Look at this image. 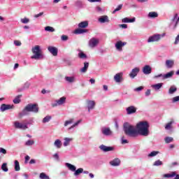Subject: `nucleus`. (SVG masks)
Masks as SVG:
<instances>
[{"label":"nucleus","instance_id":"7","mask_svg":"<svg viewBox=\"0 0 179 179\" xmlns=\"http://www.w3.org/2000/svg\"><path fill=\"white\" fill-rule=\"evenodd\" d=\"M139 68L136 67L134 69H133L131 70V71L130 72V73L129 74V76L131 78L134 79V78H136V76H138V73H139Z\"/></svg>","mask_w":179,"mask_h":179},{"label":"nucleus","instance_id":"52","mask_svg":"<svg viewBox=\"0 0 179 179\" xmlns=\"http://www.w3.org/2000/svg\"><path fill=\"white\" fill-rule=\"evenodd\" d=\"M76 6H77V8H82V1H76Z\"/></svg>","mask_w":179,"mask_h":179},{"label":"nucleus","instance_id":"57","mask_svg":"<svg viewBox=\"0 0 179 179\" xmlns=\"http://www.w3.org/2000/svg\"><path fill=\"white\" fill-rule=\"evenodd\" d=\"M44 15L43 12L39 13L38 14H36L34 15V17H40V16H43Z\"/></svg>","mask_w":179,"mask_h":179},{"label":"nucleus","instance_id":"25","mask_svg":"<svg viewBox=\"0 0 179 179\" xmlns=\"http://www.w3.org/2000/svg\"><path fill=\"white\" fill-rule=\"evenodd\" d=\"M136 18L133 17L131 19H129L128 17H125L122 20L123 23H134L135 22Z\"/></svg>","mask_w":179,"mask_h":179},{"label":"nucleus","instance_id":"50","mask_svg":"<svg viewBox=\"0 0 179 179\" xmlns=\"http://www.w3.org/2000/svg\"><path fill=\"white\" fill-rule=\"evenodd\" d=\"M78 57H79V58H81V59L87 58V56L86 55V54H85L83 52H80L78 54Z\"/></svg>","mask_w":179,"mask_h":179},{"label":"nucleus","instance_id":"32","mask_svg":"<svg viewBox=\"0 0 179 179\" xmlns=\"http://www.w3.org/2000/svg\"><path fill=\"white\" fill-rule=\"evenodd\" d=\"M20 97H22V95H18L14 99H13V103L14 104H19V103H20L21 100H20Z\"/></svg>","mask_w":179,"mask_h":179},{"label":"nucleus","instance_id":"47","mask_svg":"<svg viewBox=\"0 0 179 179\" xmlns=\"http://www.w3.org/2000/svg\"><path fill=\"white\" fill-rule=\"evenodd\" d=\"M171 125H173V121H171L166 124L165 126V129H170V128H171Z\"/></svg>","mask_w":179,"mask_h":179},{"label":"nucleus","instance_id":"9","mask_svg":"<svg viewBox=\"0 0 179 179\" xmlns=\"http://www.w3.org/2000/svg\"><path fill=\"white\" fill-rule=\"evenodd\" d=\"M124 45H127V42L119 41L115 43V47L116 48V50H118V51H122V47H124Z\"/></svg>","mask_w":179,"mask_h":179},{"label":"nucleus","instance_id":"45","mask_svg":"<svg viewBox=\"0 0 179 179\" xmlns=\"http://www.w3.org/2000/svg\"><path fill=\"white\" fill-rule=\"evenodd\" d=\"M122 9V4H120L117 8H116L113 11V13H115V12H118V10H121Z\"/></svg>","mask_w":179,"mask_h":179},{"label":"nucleus","instance_id":"44","mask_svg":"<svg viewBox=\"0 0 179 179\" xmlns=\"http://www.w3.org/2000/svg\"><path fill=\"white\" fill-rule=\"evenodd\" d=\"M21 22L24 24H26L29 23V22H30V20L29 18H27V17H24V18L21 19Z\"/></svg>","mask_w":179,"mask_h":179},{"label":"nucleus","instance_id":"18","mask_svg":"<svg viewBox=\"0 0 179 179\" xmlns=\"http://www.w3.org/2000/svg\"><path fill=\"white\" fill-rule=\"evenodd\" d=\"M99 148L101 150H103V152H111V150H114V148L113 147H107L104 145H101Z\"/></svg>","mask_w":179,"mask_h":179},{"label":"nucleus","instance_id":"43","mask_svg":"<svg viewBox=\"0 0 179 179\" xmlns=\"http://www.w3.org/2000/svg\"><path fill=\"white\" fill-rule=\"evenodd\" d=\"M50 120H51V116L45 117L43 120V124H45V122H49Z\"/></svg>","mask_w":179,"mask_h":179},{"label":"nucleus","instance_id":"20","mask_svg":"<svg viewBox=\"0 0 179 179\" xmlns=\"http://www.w3.org/2000/svg\"><path fill=\"white\" fill-rule=\"evenodd\" d=\"M110 164L114 166H120V164H121V160L118 158H115L113 161L110 162Z\"/></svg>","mask_w":179,"mask_h":179},{"label":"nucleus","instance_id":"42","mask_svg":"<svg viewBox=\"0 0 179 179\" xmlns=\"http://www.w3.org/2000/svg\"><path fill=\"white\" fill-rule=\"evenodd\" d=\"M80 122H82V120H78L76 123H74L71 127H70L69 128V129H72V128H75V127H78V125H79V124H80Z\"/></svg>","mask_w":179,"mask_h":179},{"label":"nucleus","instance_id":"6","mask_svg":"<svg viewBox=\"0 0 179 179\" xmlns=\"http://www.w3.org/2000/svg\"><path fill=\"white\" fill-rule=\"evenodd\" d=\"M48 50L53 57H57L58 55V48L54 46H48Z\"/></svg>","mask_w":179,"mask_h":179},{"label":"nucleus","instance_id":"1","mask_svg":"<svg viewBox=\"0 0 179 179\" xmlns=\"http://www.w3.org/2000/svg\"><path fill=\"white\" fill-rule=\"evenodd\" d=\"M149 122L147 121H141L137 123L136 128L128 122H124L123 129L125 135L130 138H135L136 135L141 136H148L149 135Z\"/></svg>","mask_w":179,"mask_h":179},{"label":"nucleus","instance_id":"23","mask_svg":"<svg viewBox=\"0 0 179 179\" xmlns=\"http://www.w3.org/2000/svg\"><path fill=\"white\" fill-rule=\"evenodd\" d=\"M89 31L88 29H77L74 31L75 34H83V33H87Z\"/></svg>","mask_w":179,"mask_h":179},{"label":"nucleus","instance_id":"14","mask_svg":"<svg viewBox=\"0 0 179 179\" xmlns=\"http://www.w3.org/2000/svg\"><path fill=\"white\" fill-rule=\"evenodd\" d=\"M159 40H160V35H154L149 37L148 43H153L155 41H159Z\"/></svg>","mask_w":179,"mask_h":179},{"label":"nucleus","instance_id":"17","mask_svg":"<svg viewBox=\"0 0 179 179\" xmlns=\"http://www.w3.org/2000/svg\"><path fill=\"white\" fill-rule=\"evenodd\" d=\"M98 20L100 23H108L110 22V20L108 19V16L107 15L101 16L98 19Z\"/></svg>","mask_w":179,"mask_h":179},{"label":"nucleus","instance_id":"33","mask_svg":"<svg viewBox=\"0 0 179 179\" xmlns=\"http://www.w3.org/2000/svg\"><path fill=\"white\" fill-rule=\"evenodd\" d=\"M15 171H20V165L19 164V161H15Z\"/></svg>","mask_w":179,"mask_h":179},{"label":"nucleus","instance_id":"64","mask_svg":"<svg viewBox=\"0 0 179 179\" xmlns=\"http://www.w3.org/2000/svg\"><path fill=\"white\" fill-rule=\"evenodd\" d=\"M145 96H150V90H148L145 92Z\"/></svg>","mask_w":179,"mask_h":179},{"label":"nucleus","instance_id":"3","mask_svg":"<svg viewBox=\"0 0 179 179\" xmlns=\"http://www.w3.org/2000/svg\"><path fill=\"white\" fill-rule=\"evenodd\" d=\"M31 51L34 54V55L31 57V59H41V58H43V51L40 45H35L32 48Z\"/></svg>","mask_w":179,"mask_h":179},{"label":"nucleus","instance_id":"55","mask_svg":"<svg viewBox=\"0 0 179 179\" xmlns=\"http://www.w3.org/2000/svg\"><path fill=\"white\" fill-rule=\"evenodd\" d=\"M176 101H179V96L173 98V103H176Z\"/></svg>","mask_w":179,"mask_h":179},{"label":"nucleus","instance_id":"12","mask_svg":"<svg viewBox=\"0 0 179 179\" xmlns=\"http://www.w3.org/2000/svg\"><path fill=\"white\" fill-rule=\"evenodd\" d=\"M126 111L129 115H131V114H135V113H136V107L134 106H129L126 108Z\"/></svg>","mask_w":179,"mask_h":179},{"label":"nucleus","instance_id":"59","mask_svg":"<svg viewBox=\"0 0 179 179\" xmlns=\"http://www.w3.org/2000/svg\"><path fill=\"white\" fill-rule=\"evenodd\" d=\"M53 157L55 159H56V160H59V156L58 155V153H55L54 155H53Z\"/></svg>","mask_w":179,"mask_h":179},{"label":"nucleus","instance_id":"40","mask_svg":"<svg viewBox=\"0 0 179 179\" xmlns=\"http://www.w3.org/2000/svg\"><path fill=\"white\" fill-rule=\"evenodd\" d=\"M164 141L166 143H171V142H173V141H174V138H173L172 137H166Z\"/></svg>","mask_w":179,"mask_h":179},{"label":"nucleus","instance_id":"13","mask_svg":"<svg viewBox=\"0 0 179 179\" xmlns=\"http://www.w3.org/2000/svg\"><path fill=\"white\" fill-rule=\"evenodd\" d=\"M14 106L13 105H9V104H5L3 103L1 106V111H6V110H12V108H14Z\"/></svg>","mask_w":179,"mask_h":179},{"label":"nucleus","instance_id":"16","mask_svg":"<svg viewBox=\"0 0 179 179\" xmlns=\"http://www.w3.org/2000/svg\"><path fill=\"white\" fill-rule=\"evenodd\" d=\"M101 132L103 135H106V136H110V135H113V131H111V129L110 128H103L101 129Z\"/></svg>","mask_w":179,"mask_h":179},{"label":"nucleus","instance_id":"27","mask_svg":"<svg viewBox=\"0 0 179 179\" xmlns=\"http://www.w3.org/2000/svg\"><path fill=\"white\" fill-rule=\"evenodd\" d=\"M174 65V61L173 60H166V66L167 68H173Z\"/></svg>","mask_w":179,"mask_h":179},{"label":"nucleus","instance_id":"37","mask_svg":"<svg viewBox=\"0 0 179 179\" xmlns=\"http://www.w3.org/2000/svg\"><path fill=\"white\" fill-rule=\"evenodd\" d=\"M39 178L41 179H50V176H47L45 173H41Z\"/></svg>","mask_w":179,"mask_h":179},{"label":"nucleus","instance_id":"51","mask_svg":"<svg viewBox=\"0 0 179 179\" xmlns=\"http://www.w3.org/2000/svg\"><path fill=\"white\" fill-rule=\"evenodd\" d=\"M69 38L68 37V36L66 35H62L61 36V40L62 41H67V40L69 39Z\"/></svg>","mask_w":179,"mask_h":179},{"label":"nucleus","instance_id":"35","mask_svg":"<svg viewBox=\"0 0 179 179\" xmlns=\"http://www.w3.org/2000/svg\"><path fill=\"white\" fill-rule=\"evenodd\" d=\"M55 145L57 148V149H60V148L62 146V143L59 139H57L55 141Z\"/></svg>","mask_w":179,"mask_h":179},{"label":"nucleus","instance_id":"28","mask_svg":"<svg viewBox=\"0 0 179 179\" xmlns=\"http://www.w3.org/2000/svg\"><path fill=\"white\" fill-rule=\"evenodd\" d=\"M152 87H153L155 90H159V89H162V87H163V83H158V84L153 85H152Z\"/></svg>","mask_w":179,"mask_h":179},{"label":"nucleus","instance_id":"61","mask_svg":"<svg viewBox=\"0 0 179 179\" xmlns=\"http://www.w3.org/2000/svg\"><path fill=\"white\" fill-rule=\"evenodd\" d=\"M120 27H122V29H127L128 25H127L126 24H120Z\"/></svg>","mask_w":179,"mask_h":179},{"label":"nucleus","instance_id":"39","mask_svg":"<svg viewBox=\"0 0 179 179\" xmlns=\"http://www.w3.org/2000/svg\"><path fill=\"white\" fill-rule=\"evenodd\" d=\"M71 141H72V138H65L64 146H68V145H69V143L71 142Z\"/></svg>","mask_w":179,"mask_h":179},{"label":"nucleus","instance_id":"60","mask_svg":"<svg viewBox=\"0 0 179 179\" xmlns=\"http://www.w3.org/2000/svg\"><path fill=\"white\" fill-rule=\"evenodd\" d=\"M96 10H97V12H103V9L101 8V7H100V6H96Z\"/></svg>","mask_w":179,"mask_h":179},{"label":"nucleus","instance_id":"26","mask_svg":"<svg viewBox=\"0 0 179 179\" xmlns=\"http://www.w3.org/2000/svg\"><path fill=\"white\" fill-rule=\"evenodd\" d=\"M174 75V71H171L166 74L163 76V79H169V78H172Z\"/></svg>","mask_w":179,"mask_h":179},{"label":"nucleus","instance_id":"2","mask_svg":"<svg viewBox=\"0 0 179 179\" xmlns=\"http://www.w3.org/2000/svg\"><path fill=\"white\" fill-rule=\"evenodd\" d=\"M29 113H38V105L36 103L27 104L22 112L19 113V118H23L24 115H29Z\"/></svg>","mask_w":179,"mask_h":179},{"label":"nucleus","instance_id":"19","mask_svg":"<svg viewBox=\"0 0 179 179\" xmlns=\"http://www.w3.org/2000/svg\"><path fill=\"white\" fill-rule=\"evenodd\" d=\"M99 148L101 150H103V152H111V150H114V148L113 147H107L104 145H101Z\"/></svg>","mask_w":179,"mask_h":179},{"label":"nucleus","instance_id":"4","mask_svg":"<svg viewBox=\"0 0 179 179\" xmlns=\"http://www.w3.org/2000/svg\"><path fill=\"white\" fill-rule=\"evenodd\" d=\"M66 167L71 171H75L74 172V176H78L80 174H82L83 173V168H79L78 169L76 170V166L69 164V163H66Z\"/></svg>","mask_w":179,"mask_h":179},{"label":"nucleus","instance_id":"10","mask_svg":"<svg viewBox=\"0 0 179 179\" xmlns=\"http://www.w3.org/2000/svg\"><path fill=\"white\" fill-rule=\"evenodd\" d=\"M143 73L144 75H150L152 73V67L150 65H145L143 68Z\"/></svg>","mask_w":179,"mask_h":179},{"label":"nucleus","instance_id":"48","mask_svg":"<svg viewBox=\"0 0 179 179\" xmlns=\"http://www.w3.org/2000/svg\"><path fill=\"white\" fill-rule=\"evenodd\" d=\"M162 164H163V162L162 161H160L159 159H158L155 162L153 165L154 166H162Z\"/></svg>","mask_w":179,"mask_h":179},{"label":"nucleus","instance_id":"8","mask_svg":"<svg viewBox=\"0 0 179 179\" xmlns=\"http://www.w3.org/2000/svg\"><path fill=\"white\" fill-rule=\"evenodd\" d=\"M66 101V97L62 96L59 100L56 101L55 103H53L52 107H57V106H62Z\"/></svg>","mask_w":179,"mask_h":179},{"label":"nucleus","instance_id":"36","mask_svg":"<svg viewBox=\"0 0 179 179\" xmlns=\"http://www.w3.org/2000/svg\"><path fill=\"white\" fill-rule=\"evenodd\" d=\"M65 80L66 82H69V83H73V82H75V77H65Z\"/></svg>","mask_w":179,"mask_h":179},{"label":"nucleus","instance_id":"5","mask_svg":"<svg viewBox=\"0 0 179 179\" xmlns=\"http://www.w3.org/2000/svg\"><path fill=\"white\" fill-rule=\"evenodd\" d=\"M14 127L17 129H23L24 131L29 128V127H27V123H20L17 121L14 122Z\"/></svg>","mask_w":179,"mask_h":179},{"label":"nucleus","instance_id":"46","mask_svg":"<svg viewBox=\"0 0 179 179\" xmlns=\"http://www.w3.org/2000/svg\"><path fill=\"white\" fill-rule=\"evenodd\" d=\"M1 169L3 170V171H8V166L6 163H3L1 166Z\"/></svg>","mask_w":179,"mask_h":179},{"label":"nucleus","instance_id":"11","mask_svg":"<svg viewBox=\"0 0 179 179\" xmlns=\"http://www.w3.org/2000/svg\"><path fill=\"white\" fill-rule=\"evenodd\" d=\"M97 44H99V39H96V38H92L89 41V45L91 48H94Z\"/></svg>","mask_w":179,"mask_h":179},{"label":"nucleus","instance_id":"34","mask_svg":"<svg viewBox=\"0 0 179 179\" xmlns=\"http://www.w3.org/2000/svg\"><path fill=\"white\" fill-rule=\"evenodd\" d=\"M45 31H50V33H54V31H55V29L50 26L45 27Z\"/></svg>","mask_w":179,"mask_h":179},{"label":"nucleus","instance_id":"38","mask_svg":"<svg viewBox=\"0 0 179 179\" xmlns=\"http://www.w3.org/2000/svg\"><path fill=\"white\" fill-rule=\"evenodd\" d=\"M73 121H74V119L72 118V119H70L69 120H66L65 122H64V127H68V125H71V124H73Z\"/></svg>","mask_w":179,"mask_h":179},{"label":"nucleus","instance_id":"41","mask_svg":"<svg viewBox=\"0 0 179 179\" xmlns=\"http://www.w3.org/2000/svg\"><path fill=\"white\" fill-rule=\"evenodd\" d=\"M26 146H31L33 145H34V141L33 140H28L26 143H25Z\"/></svg>","mask_w":179,"mask_h":179},{"label":"nucleus","instance_id":"29","mask_svg":"<svg viewBox=\"0 0 179 179\" xmlns=\"http://www.w3.org/2000/svg\"><path fill=\"white\" fill-rule=\"evenodd\" d=\"M165 178H173V177H176V172H171V173H166L164 175Z\"/></svg>","mask_w":179,"mask_h":179},{"label":"nucleus","instance_id":"56","mask_svg":"<svg viewBox=\"0 0 179 179\" xmlns=\"http://www.w3.org/2000/svg\"><path fill=\"white\" fill-rule=\"evenodd\" d=\"M141 90H143V87L142 86H140V87H138L135 89V91L136 92H141Z\"/></svg>","mask_w":179,"mask_h":179},{"label":"nucleus","instance_id":"21","mask_svg":"<svg viewBox=\"0 0 179 179\" xmlns=\"http://www.w3.org/2000/svg\"><path fill=\"white\" fill-rule=\"evenodd\" d=\"M94 106H96L94 101H87L88 111L93 110V108H94Z\"/></svg>","mask_w":179,"mask_h":179},{"label":"nucleus","instance_id":"22","mask_svg":"<svg viewBox=\"0 0 179 179\" xmlns=\"http://www.w3.org/2000/svg\"><path fill=\"white\" fill-rule=\"evenodd\" d=\"M89 26V22L83 21L78 24L79 29H86Z\"/></svg>","mask_w":179,"mask_h":179},{"label":"nucleus","instance_id":"31","mask_svg":"<svg viewBox=\"0 0 179 179\" xmlns=\"http://www.w3.org/2000/svg\"><path fill=\"white\" fill-rule=\"evenodd\" d=\"M177 92V87L176 86H171L169 90V94H173V93H176Z\"/></svg>","mask_w":179,"mask_h":179},{"label":"nucleus","instance_id":"62","mask_svg":"<svg viewBox=\"0 0 179 179\" xmlns=\"http://www.w3.org/2000/svg\"><path fill=\"white\" fill-rule=\"evenodd\" d=\"M88 2H91V3H93V2H101V0H87Z\"/></svg>","mask_w":179,"mask_h":179},{"label":"nucleus","instance_id":"53","mask_svg":"<svg viewBox=\"0 0 179 179\" xmlns=\"http://www.w3.org/2000/svg\"><path fill=\"white\" fill-rule=\"evenodd\" d=\"M14 44L17 47H20V45H22V42H20V41H15Z\"/></svg>","mask_w":179,"mask_h":179},{"label":"nucleus","instance_id":"24","mask_svg":"<svg viewBox=\"0 0 179 179\" xmlns=\"http://www.w3.org/2000/svg\"><path fill=\"white\" fill-rule=\"evenodd\" d=\"M89 68V62H85L84 63V67H83L80 69V72L83 73H85V72H87V69Z\"/></svg>","mask_w":179,"mask_h":179},{"label":"nucleus","instance_id":"63","mask_svg":"<svg viewBox=\"0 0 179 179\" xmlns=\"http://www.w3.org/2000/svg\"><path fill=\"white\" fill-rule=\"evenodd\" d=\"M30 160V157L29 155H27L25 157V163L27 164V162Z\"/></svg>","mask_w":179,"mask_h":179},{"label":"nucleus","instance_id":"49","mask_svg":"<svg viewBox=\"0 0 179 179\" xmlns=\"http://www.w3.org/2000/svg\"><path fill=\"white\" fill-rule=\"evenodd\" d=\"M159 153V152H157V151H152L151 153H150L148 155V157H153L155 156H156V155H157Z\"/></svg>","mask_w":179,"mask_h":179},{"label":"nucleus","instance_id":"58","mask_svg":"<svg viewBox=\"0 0 179 179\" xmlns=\"http://www.w3.org/2000/svg\"><path fill=\"white\" fill-rule=\"evenodd\" d=\"M122 145H125V143H128V140L124 139V136L122 138Z\"/></svg>","mask_w":179,"mask_h":179},{"label":"nucleus","instance_id":"30","mask_svg":"<svg viewBox=\"0 0 179 179\" xmlns=\"http://www.w3.org/2000/svg\"><path fill=\"white\" fill-rule=\"evenodd\" d=\"M159 16V14L156 12H150L148 13V17H151L152 19H155V17H157Z\"/></svg>","mask_w":179,"mask_h":179},{"label":"nucleus","instance_id":"15","mask_svg":"<svg viewBox=\"0 0 179 179\" xmlns=\"http://www.w3.org/2000/svg\"><path fill=\"white\" fill-rule=\"evenodd\" d=\"M122 75H123L122 73H118L115 74L114 76V80L117 82V83H121L122 80Z\"/></svg>","mask_w":179,"mask_h":179},{"label":"nucleus","instance_id":"54","mask_svg":"<svg viewBox=\"0 0 179 179\" xmlns=\"http://www.w3.org/2000/svg\"><path fill=\"white\" fill-rule=\"evenodd\" d=\"M0 153H2L3 155H6V150H5L3 148H0Z\"/></svg>","mask_w":179,"mask_h":179}]
</instances>
